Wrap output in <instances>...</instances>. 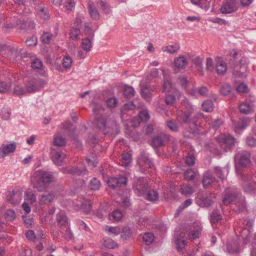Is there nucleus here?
Instances as JSON below:
<instances>
[{
    "instance_id": "1",
    "label": "nucleus",
    "mask_w": 256,
    "mask_h": 256,
    "mask_svg": "<svg viewBox=\"0 0 256 256\" xmlns=\"http://www.w3.org/2000/svg\"><path fill=\"white\" fill-rule=\"evenodd\" d=\"M53 176L49 172L40 170L35 172L30 178L33 188L38 192L43 191L52 182Z\"/></svg>"
},
{
    "instance_id": "2",
    "label": "nucleus",
    "mask_w": 256,
    "mask_h": 256,
    "mask_svg": "<svg viewBox=\"0 0 256 256\" xmlns=\"http://www.w3.org/2000/svg\"><path fill=\"white\" fill-rule=\"evenodd\" d=\"M241 194L240 192L234 187L227 188L223 192L222 202L225 206L234 203Z\"/></svg>"
},
{
    "instance_id": "3",
    "label": "nucleus",
    "mask_w": 256,
    "mask_h": 256,
    "mask_svg": "<svg viewBox=\"0 0 256 256\" xmlns=\"http://www.w3.org/2000/svg\"><path fill=\"white\" fill-rule=\"evenodd\" d=\"M46 84L44 80L38 78H32L26 84L25 88L28 93L39 91Z\"/></svg>"
},
{
    "instance_id": "4",
    "label": "nucleus",
    "mask_w": 256,
    "mask_h": 256,
    "mask_svg": "<svg viewBox=\"0 0 256 256\" xmlns=\"http://www.w3.org/2000/svg\"><path fill=\"white\" fill-rule=\"evenodd\" d=\"M60 172L64 174L72 175L83 176L87 173V170L82 163H78L76 166H68L60 169Z\"/></svg>"
},
{
    "instance_id": "5",
    "label": "nucleus",
    "mask_w": 256,
    "mask_h": 256,
    "mask_svg": "<svg viewBox=\"0 0 256 256\" xmlns=\"http://www.w3.org/2000/svg\"><path fill=\"white\" fill-rule=\"evenodd\" d=\"M250 154L246 151L238 152L234 156L235 162L242 167H248L251 162L250 160Z\"/></svg>"
},
{
    "instance_id": "6",
    "label": "nucleus",
    "mask_w": 256,
    "mask_h": 256,
    "mask_svg": "<svg viewBox=\"0 0 256 256\" xmlns=\"http://www.w3.org/2000/svg\"><path fill=\"white\" fill-rule=\"evenodd\" d=\"M238 0H226L220 8V12L223 14H230L236 12L238 8Z\"/></svg>"
},
{
    "instance_id": "7",
    "label": "nucleus",
    "mask_w": 256,
    "mask_h": 256,
    "mask_svg": "<svg viewBox=\"0 0 256 256\" xmlns=\"http://www.w3.org/2000/svg\"><path fill=\"white\" fill-rule=\"evenodd\" d=\"M148 188V182L144 178H137L133 184V188L139 196L144 195L146 190Z\"/></svg>"
},
{
    "instance_id": "8",
    "label": "nucleus",
    "mask_w": 256,
    "mask_h": 256,
    "mask_svg": "<svg viewBox=\"0 0 256 256\" xmlns=\"http://www.w3.org/2000/svg\"><path fill=\"white\" fill-rule=\"evenodd\" d=\"M248 68L246 58H242L239 62V64L234 66L233 74L238 78L246 77Z\"/></svg>"
},
{
    "instance_id": "9",
    "label": "nucleus",
    "mask_w": 256,
    "mask_h": 256,
    "mask_svg": "<svg viewBox=\"0 0 256 256\" xmlns=\"http://www.w3.org/2000/svg\"><path fill=\"white\" fill-rule=\"evenodd\" d=\"M128 182V178L126 176H119L118 178L112 177L108 180L107 184L109 188L112 189L118 187L125 186Z\"/></svg>"
},
{
    "instance_id": "10",
    "label": "nucleus",
    "mask_w": 256,
    "mask_h": 256,
    "mask_svg": "<svg viewBox=\"0 0 256 256\" xmlns=\"http://www.w3.org/2000/svg\"><path fill=\"white\" fill-rule=\"evenodd\" d=\"M170 136L164 132H161L152 139V146L154 148H158L165 144L170 140Z\"/></svg>"
},
{
    "instance_id": "11",
    "label": "nucleus",
    "mask_w": 256,
    "mask_h": 256,
    "mask_svg": "<svg viewBox=\"0 0 256 256\" xmlns=\"http://www.w3.org/2000/svg\"><path fill=\"white\" fill-rule=\"evenodd\" d=\"M22 197V192L19 190L10 191L6 195L8 201L11 204L16 206L20 204Z\"/></svg>"
},
{
    "instance_id": "12",
    "label": "nucleus",
    "mask_w": 256,
    "mask_h": 256,
    "mask_svg": "<svg viewBox=\"0 0 256 256\" xmlns=\"http://www.w3.org/2000/svg\"><path fill=\"white\" fill-rule=\"evenodd\" d=\"M254 101L246 100L244 102L239 105L238 108L241 113L248 114L254 112Z\"/></svg>"
},
{
    "instance_id": "13",
    "label": "nucleus",
    "mask_w": 256,
    "mask_h": 256,
    "mask_svg": "<svg viewBox=\"0 0 256 256\" xmlns=\"http://www.w3.org/2000/svg\"><path fill=\"white\" fill-rule=\"evenodd\" d=\"M56 221L57 222V226L60 228H66V230L68 229V217L64 212L60 210L56 214Z\"/></svg>"
},
{
    "instance_id": "14",
    "label": "nucleus",
    "mask_w": 256,
    "mask_h": 256,
    "mask_svg": "<svg viewBox=\"0 0 256 256\" xmlns=\"http://www.w3.org/2000/svg\"><path fill=\"white\" fill-rule=\"evenodd\" d=\"M51 157L55 164L60 166L66 158V154L61 151L53 150L51 152Z\"/></svg>"
},
{
    "instance_id": "15",
    "label": "nucleus",
    "mask_w": 256,
    "mask_h": 256,
    "mask_svg": "<svg viewBox=\"0 0 256 256\" xmlns=\"http://www.w3.org/2000/svg\"><path fill=\"white\" fill-rule=\"evenodd\" d=\"M56 194L53 191H46L42 195L40 200V204H48L51 203L54 198Z\"/></svg>"
},
{
    "instance_id": "16",
    "label": "nucleus",
    "mask_w": 256,
    "mask_h": 256,
    "mask_svg": "<svg viewBox=\"0 0 256 256\" xmlns=\"http://www.w3.org/2000/svg\"><path fill=\"white\" fill-rule=\"evenodd\" d=\"M16 148V146L14 143L2 144L0 148V158H4L8 154L14 152Z\"/></svg>"
},
{
    "instance_id": "17",
    "label": "nucleus",
    "mask_w": 256,
    "mask_h": 256,
    "mask_svg": "<svg viewBox=\"0 0 256 256\" xmlns=\"http://www.w3.org/2000/svg\"><path fill=\"white\" fill-rule=\"evenodd\" d=\"M197 204L201 207H208L210 206L212 202V196H202L200 194L198 195L196 199Z\"/></svg>"
},
{
    "instance_id": "18",
    "label": "nucleus",
    "mask_w": 256,
    "mask_h": 256,
    "mask_svg": "<svg viewBox=\"0 0 256 256\" xmlns=\"http://www.w3.org/2000/svg\"><path fill=\"white\" fill-rule=\"evenodd\" d=\"M16 24L20 30H30L35 27L34 22L28 18L26 20H19L16 22Z\"/></svg>"
},
{
    "instance_id": "19",
    "label": "nucleus",
    "mask_w": 256,
    "mask_h": 256,
    "mask_svg": "<svg viewBox=\"0 0 256 256\" xmlns=\"http://www.w3.org/2000/svg\"><path fill=\"white\" fill-rule=\"evenodd\" d=\"M120 132L119 125L115 122H113L110 124L108 125L106 131H104V134L116 135Z\"/></svg>"
},
{
    "instance_id": "20",
    "label": "nucleus",
    "mask_w": 256,
    "mask_h": 256,
    "mask_svg": "<svg viewBox=\"0 0 256 256\" xmlns=\"http://www.w3.org/2000/svg\"><path fill=\"white\" fill-rule=\"evenodd\" d=\"M174 64L178 69H184L187 66L188 62L184 56L176 58L174 60Z\"/></svg>"
},
{
    "instance_id": "21",
    "label": "nucleus",
    "mask_w": 256,
    "mask_h": 256,
    "mask_svg": "<svg viewBox=\"0 0 256 256\" xmlns=\"http://www.w3.org/2000/svg\"><path fill=\"white\" fill-rule=\"evenodd\" d=\"M136 108V105L132 101H130L125 104L120 109L121 118L122 120L125 119L126 118L125 114L127 112L134 110Z\"/></svg>"
},
{
    "instance_id": "22",
    "label": "nucleus",
    "mask_w": 256,
    "mask_h": 256,
    "mask_svg": "<svg viewBox=\"0 0 256 256\" xmlns=\"http://www.w3.org/2000/svg\"><path fill=\"white\" fill-rule=\"evenodd\" d=\"M217 141L221 144L230 146L234 143V138L230 136H220L217 138Z\"/></svg>"
},
{
    "instance_id": "23",
    "label": "nucleus",
    "mask_w": 256,
    "mask_h": 256,
    "mask_svg": "<svg viewBox=\"0 0 256 256\" xmlns=\"http://www.w3.org/2000/svg\"><path fill=\"white\" fill-rule=\"evenodd\" d=\"M94 124L104 134V131H106L108 126L106 118L102 116L96 118L94 120Z\"/></svg>"
},
{
    "instance_id": "24",
    "label": "nucleus",
    "mask_w": 256,
    "mask_h": 256,
    "mask_svg": "<svg viewBox=\"0 0 256 256\" xmlns=\"http://www.w3.org/2000/svg\"><path fill=\"white\" fill-rule=\"evenodd\" d=\"M222 220V216L219 210L214 209L210 215V220L212 224H218Z\"/></svg>"
},
{
    "instance_id": "25",
    "label": "nucleus",
    "mask_w": 256,
    "mask_h": 256,
    "mask_svg": "<svg viewBox=\"0 0 256 256\" xmlns=\"http://www.w3.org/2000/svg\"><path fill=\"white\" fill-rule=\"evenodd\" d=\"M140 162L144 164L146 166L150 168H154V164L151 159L144 152L140 154L139 158Z\"/></svg>"
},
{
    "instance_id": "26",
    "label": "nucleus",
    "mask_w": 256,
    "mask_h": 256,
    "mask_svg": "<svg viewBox=\"0 0 256 256\" xmlns=\"http://www.w3.org/2000/svg\"><path fill=\"white\" fill-rule=\"evenodd\" d=\"M215 180L212 175L208 172L204 174L203 176L202 182L204 188H206L212 184Z\"/></svg>"
},
{
    "instance_id": "27",
    "label": "nucleus",
    "mask_w": 256,
    "mask_h": 256,
    "mask_svg": "<svg viewBox=\"0 0 256 256\" xmlns=\"http://www.w3.org/2000/svg\"><path fill=\"white\" fill-rule=\"evenodd\" d=\"M234 204L238 207L236 211L238 212H244L246 210L245 198L242 194L239 196L238 198Z\"/></svg>"
},
{
    "instance_id": "28",
    "label": "nucleus",
    "mask_w": 256,
    "mask_h": 256,
    "mask_svg": "<svg viewBox=\"0 0 256 256\" xmlns=\"http://www.w3.org/2000/svg\"><path fill=\"white\" fill-rule=\"evenodd\" d=\"M88 12L92 18L98 20L100 18V14L98 10L94 7L92 2H90L88 4Z\"/></svg>"
},
{
    "instance_id": "29",
    "label": "nucleus",
    "mask_w": 256,
    "mask_h": 256,
    "mask_svg": "<svg viewBox=\"0 0 256 256\" xmlns=\"http://www.w3.org/2000/svg\"><path fill=\"white\" fill-rule=\"evenodd\" d=\"M145 198L150 202H155L158 200L159 194L156 190H150L147 192Z\"/></svg>"
},
{
    "instance_id": "30",
    "label": "nucleus",
    "mask_w": 256,
    "mask_h": 256,
    "mask_svg": "<svg viewBox=\"0 0 256 256\" xmlns=\"http://www.w3.org/2000/svg\"><path fill=\"white\" fill-rule=\"evenodd\" d=\"M98 7L102 9L103 12L106 14H108L111 12L109 4L105 0H99L97 2Z\"/></svg>"
},
{
    "instance_id": "31",
    "label": "nucleus",
    "mask_w": 256,
    "mask_h": 256,
    "mask_svg": "<svg viewBox=\"0 0 256 256\" xmlns=\"http://www.w3.org/2000/svg\"><path fill=\"white\" fill-rule=\"evenodd\" d=\"M194 224L192 226H190V228L188 230V236L191 240L198 238L200 236L201 228H198L196 229H194Z\"/></svg>"
},
{
    "instance_id": "32",
    "label": "nucleus",
    "mask_w": 256,
    "mask_h": 256,
    "mask_svg": "<svg viewBox=\"0 0 256 256\" xmlns=\"http://www.w3.org/2000/svg\"><path fill=\"white\" fill-rule=\"evenodd\" d=\"M188 112H184L182 117V121L185 124L192 123V118H191L190 116L193 112L194 108L192 106L188 105Z\"/></svg>"
},
{
    "instance_id": "33",
    "label": "nucleus",
    "mask_w": 256,
    "mask_h": 256,
    "mask_svg": "<svg viewBox=\"0 0 256 256\" xmlns=\"http://www.w3.org/2000/svg\"><path fill=\"white\" fill-rule=\"evenodd\" d=\"M80 46L84 51L90 52L92 48V40L88 38L82 39Z\"/></svg>"
},
{
    "instance_id": "34",
    "label": "nucleus",
    "mask_w": 256,
    "mask_h": 256,
    "mask_svg": "<svg viewBox=\"0 0 256 256\" xmlns=\"http://www.w3.org/2000/svg\"><path fill=\"white\" fill-rule=\"evenodd\" d=\"M216 70L218 74H224L227 70L226 64L222 60L218 61L216 65Z\"/></svg>"
},
{
    "instance_id": "35",
    "label": "nucleus",
    "mask_w": 256,
    "mask_h": 256,
    "mask_svg": "<svg viewBox=\"0 0 256 256\" xmlns=\"http://www.w3.org/2000/svg\"><path fill=\"white\" fill-rule=\"evenodd\" d=\"M36 196L35 194L30 190H26L25 192L24 202L30 204L36 202Z\"/></svg>"
},
{
    "instance_id": "36",
    "label": "nucleus",
    "mask_w": 256,
    "mask_h": 256,
    "mask_svg": "<svg viewBox=\"0 0 256 256\" xmlns=\"http://www.w3.org/2000/svg\"><path fill=\"white\" fill-rule=\"evenodd\" d=\"M181 192L184 195H190L194 192L193 188L190 184H184L181 186Z\"/></svg>"
},
{
    "instance_id": "37",
    "label": "nucleus",
    "mask_w": 256,
    "mask_h": 256,
    "mask_svg": "<svg viewBox=\"0 0 256 256\" xmlns=\"http://www.w3.org/2000/svg\"><path fill=\"white\" fill-rule=\"evenodd\" d=\"M103 246L109 249H114L118 246L117 243L110 238L104 240Z\"/></svg>"
},
{
    "instance_id": "38",
    "label": "nucleus",
    "mask_w": 256,
    "mask_h": 256,
    "mask_svg": "<svg viewBox=\"0 0 256 256\" xmlns=\"http://www.w3.org/2000/svg\"><path fill=\"white\" fill-rule=\"evenodd\" d=\"M122 165L128 166L131 162V155L128 153H124L121 155Z\"/></svg>"
},
{
    "instance_id": "39",
    "label": "nucleus",
    "mask_w": 256,
    "mask_h": 256,
    "mask_svg": "<svg viewBox=\"0 0 256 256\" xmlns=\"http://www.w3.org/2000/svg\"><path fill=\"white\" fill-rule=\"evenodd\" d=\"M4 216L7 221H13L16 218V214L12 209L7 210L4 213Z\"/></svg>"
},
{
    "instance_id": "40",
    "label": "nucleus",
    "mask_w": 256,
    "mask_h": 256,
    "mask_svg": "<svg viewBox=\"0 0 256 256\" xmlns=\"http://www.w3.org/2000/svg\"><path fill=\"white\" fill-rule=\"evenodd\" d=\"M54 145L58 146H64L66 144L65 139L60 134H56L54 140Z\"/></svg>"
},
{
    "instance_id": "41",
    "label": "nucleus",
    "mask_w": 256,
    "mask_h": 256,
    "mask_svg": "<svg viewBox=\"0 0 256 256\" xmlns=\"http://www.w3.org/2000/svg\"><path fill=\"white\" fill-rule=\"evenodd\" d=\"M77 26L78 28H72L70 31V38L74 40L79 38V35L80 34V26H79L78 24Z\"/></svg>"
},
{
    "instance_id": "42",
    "label": "nucleus",
    "mask_w": 256,
    "mask_h": 256,
    "mask_svg": "<svg viewBox=\"0 0 256 256\" xmlns=\"http://www.w3.org/2000/svg\"><path fill=\"white\" fill-rule=\"evenodd\" d=\"M202 109L206 112H210L213 110L214 104L210 100H206L202 104Z\"/></svg>"
},
{
    "instance_id": "43",
    "label": "nucleus",
    "mask_w": 256,
    "mask_h": 256,
    "mask_svg": "<svg viewBox=\"0 0 256 256\" xmlns=\"http://www.w3.org/2000/svg\"><path fill=\"white\" fill-rule=\"evenodd\" d=\"M144 242L146 245H150L152 243L154 240V234L151 232L145 233L143 236Z\"/></svg>"
},
{
    "instance_id": "44",
    "label": "nucleus",
    "mask_w": 256,
    "mask_h": 256,
    "mask_svg": "<svg viewBox=\"0 0 256 256\" xmlns=\"http://www.w3.org/2000/svg\"><path fill=\"white\" fill-rule=\"evenodd\" d=\"M179 48V46L177 44L174 46L170 45L162 48V50L163 52H167L170 54H172L176 52Z\"/></svg>"
},
{
    "instance_id": "45",
    "label": "nucleus",
    "mask_w": 256,
    "mask_h": 256,
    "mask_svg": "<svg viewBox=\"0 0 256 256\" xmlns=\"http://www.w3.org/2000/svg\"><path fill=\"white\" fill-rule=\"evenodd\" d=\"M167 127L172 131L177 132L178 130V126L174 120H168L166 122Z\"/></svg>"
},
{
    "instance_id": "46",
    "label": "nucleus",
    "mask_w": 256,
    "mask_h": 256,
    "mask_svg": "<svg viewBox=\"0 0 256 256\" xmlns=\"http://www.w3.org/2000/svg\"><path fill=\"white\" fill-rule=\"evenodd\" d=\"M100 186V181L96 178H93L90 182V187L91 190H98Z\"/></svg>"
},
{
    "instance_id": "47",
    "label": "nucleus",
    "mask_w": 256,
    "mask_h": 256,
    "mask_svg": "<svg viewBox=\"0 0 256 256\" xmlns=\"http://www.w3.org/2000/svg\"><path fill=\"white\" fill-rule=\"evenodd\" d=\"M177 82L178 84H180L182 87L184 89L186 90L188 84V80L187 78L184 76H180L178 78Z\"/></svg>"
},
{
    "instance_id": "48",
    "label": "nucleus",
    "mask_w": 256,
    "mask_h": 256,
    "mask_svg": "<svg viewBox=\"0 0 256 256\" xmlns=\"http://www.w3.org/2000/svg\"><path fill=\"white\" fill-rule=\"evenodd\" d=\"M124 94L126 97L131 98L134 94V90L130 86H125L124 90Z\"/></svg>"
},
{
    "instance_id": "49",
    "label": "nucleus",
    "mask_w": 256,
    "mask_h": 256,
    "mask_svg": "<svg viewBox=\"0 0 256 256\" xmlns=\"http://www.w3.org/2000/svg\"><path fill=\"white\" fill-rule=\"evenodd\" d=\"M176 102V98L174 95L167 94L166 96L164 102L168 106H172Z\"/></svg>"
},
{
    "instance_id": "50",
    "label": "nucleus",
    "mask_w": 256,
    "mask_h": 256,
    "mask_svg": "<svg viewBox=\"0 0 256 256\" xmlns=\"http://www.w3.org/2000/svg\"><path fill=\"white\" fill-rule=\"evenodd\" d=\"M72 62V58L70 56H66L62 60V66L66 69H69Z\"/></svg>"
},
{
    "instance_id": "51",
    "label": "nucleus",
    "mask_w": 256,
    "mask_h": 256,
    "mask_svg": "<svg viewBox=\"0 0 256 256\" xmlns=\"http://www.w3.org/2000/svg\"><path fill=\"white\" fill-rule=\"evenodd\" d=\"M192 202L191 198L186 200L176 210L177 214H178L184 208L190 206L192 204Z\"/></svg>"
},
{
    "instance_id": "52",
    "label": "nucleus",
    "mask_w": 256,
    "mask_h": 256,
    "mask_svg": "<svg viewBox=\"0 0 256 256\" xmlns=\"http://www.w3.org/2000/svg\"><path fill=\"white\" fill-rule=\"evenodd\" d=\"M11 87L10 83H6L4 82H0V93H6L8 92Z\"/></svg>"
},
{
    "instance_id": "53",
    "label": "nucleus",
    "mask_w": 256,
    "mask_h": 256,
    "mask_svg": "<svg viewBox=\"0 0 256 256\" xmlns=\"http://www.w3.org/2000/svg\"><path fill=\"white\" fill-rule=\"evenodd\" d=\"M140 94L142 96L147 100H150V90L148 86H145L140 90Z\"/></svg>"
},
{
    "instance_id": "54",
    "label": "nucleus",
    "mask_w": 256,
    "mask_h": 256,
    "mask_svg": "<svg viewBox=\"0 0 256 256\" xmlns=\"http://www.w3.org/2000/svg\"><path fill=\"white\" fill-rule=\"evenodd\" d=\"M53 37L52 34L48 32H44L42 36V40L44 43L48 44L50 42Z\"/></svg>"
},
{
    "instance_id": "55",
    "label": "nucleus",
    "mask_w": 256,
    "mask_h": 256,
    "mask_svg": "<svg viewBox=\"0 0 256 256\" xmlns=\"http://www.w3.org/2000/svg\"><path fill=\"white\" fill-rule=\"evenodd\" d=\"M106 104L110 108H112L116 106L118 100L115 97H112L108 98L106 100Z\"/></svg>"
},
{
    "instance_id": "56",
    "label": "nucleus",
    "mask_w": 256,
    "mask_h": 256,
    "mask_svg": "<svg viewBox=\"0 0 256 256\" xmlns=\"http://www.w3.org/2000/svg\"><path fill=\"white\" fill-rule=\"evenodd\" d=\"M184 176L188 180H192L195 177V172L192 170L188 169L184 172Z\"/></svg>"
},
{
    "instance_id": "57",
    "label": "nucleus",
    "mask_w": 256,
    "mask_h": 256,
    "mask_svg": "<svg viewBox=\"0 0 256 256\" xmlns=\"http://www.w3.org/2000/svg\"><path fill=\"white\" fill-rule=\"evenodd\" d=\"M232 88L230 85L224 84L221 86L220 89V93L224 96H227L231 92Z\"/></svg>"
},
{
    "instance_id": "58",
    "label": "nucleus",
    "mask_w": 256,
    "mask_h": 256,
    "mask_svg": "<svg viewBox=\"0 0 256 256\" xmlns=\"http://www.w3.org/2000/svg\"><path fill=\"white\" fill-rule=\"evenodd\" d=\"M186 163L188 166H193L195 164V158L192 154H188L186 157Z\"/></svg>"
},
{
    "instance_id": "59",
    "label": "nucleus",
    "mask_w": 256,
    "mask_h": 256,
    "mask_svg": "<svg viewBox=\"0 0 256 256\" xmlns=\"http://www.w3.org/2000/svg\"><path fill=\"white\" fill-rule=\"evenodd\" d=\"M140 118L142 121H148L150 118V115L147 110H144L139 112Z\"/></svg>"
},
{
    "instance_id": "60",
    "label": "nucleus",
    "mask_w": 256,
    "mask_h": 256,
    "mask_svg": "<svg viewBox=\"0 0 256 256\" xmlns=\"http://www.w3.org/2000/svg\"><path fill=\"white\" fill-rule=\"evenodd\" d=\"M176 244L177 246V248L178 250L182 249L186 244V241L182 237V238L180 237H178L176 240Z\"/></svg>"
},
{
    "instance_id": "61",
    "label": "nucleus",
    "mask_w": 256,
    "mask_h": 256,
    "mask_svg": "<svg viewBox=\"0 0 256 256\" xmlns=\"http://www.w3.org/2000/svg\"><path fill=\"white\" fill-rule=\"evenodd\" d=\"M250 122L248 118L240 119L238 123V128L243 130L245 128Z\"/></svg>"
},
{
    "instance_id": "62",
    "label": "nucleus",
    "mask_w": 256,
    "mask_h": 256,
    "mask_svg": "<svg viewBox=\"0 0 256 256\" xmlns=\"http://www.w3.org/2000/svg\"><path fill=\"white\" fill-rule=\"evenodd\" d=\"M26 92V89L24 90L23 88L19 86H14L13 93L17 96H22L25 94Z\"/></svg>"
},
{
    "instance_id": "63",
    "label": "nucleus",
    "mask_w": 256,
    "mask_h": 256,
    "mask_svg": "<svg viewBox=\"0 0 256 256\" xmlns=\"http://www.w3.org/2000/svg\"><path fill=\"white\" fill-rule=\"evenodd\" d=\"M104 110V107L101 104H94L92 108V111L96 114H98L101 112H103Z\"/></svg>"
},
{
    "instance_id": "64",
    "label": "nucleus",
    "mask_w": 256,
    "mask_h": 256,
    "mask_svg": "<svg viewBox=\"0 0 256 256\" xmlns=\"http://www.w3.org/2000/svg\"><path fill=\"white\" fill-rule=\"evenodd\" d=\"M172 89V82L168 80H164L163 86H162L163 92H170Z\"/></svg>"
}]
</instances>
